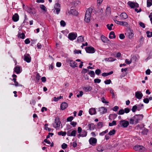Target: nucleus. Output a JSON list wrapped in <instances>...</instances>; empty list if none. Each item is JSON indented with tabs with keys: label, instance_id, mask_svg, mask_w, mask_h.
<instances>
[{
	"label": "nucleus",
	"instance_id": "a211bd4d",
	"mask_svg": "<svg viewBox=\"0 0 152 152\" xmlns=\"http://www.w3.org/2000/svg\"><path fill=\"white\" fill-rule=\"evenodd\" d=\"M12 19L14 22L18 21L19 19V16L17 13H15L12 16Z\"/></svg>",
	"mask_w": 152,
	"mask_h": 152
},
{
	"label": "nucleus",
	"instance_id": "4be33fe9",
	"mask_svg": "<svg viewBox=\"0 0 152 152\" xmlns=\"http://www.w3.org/2000/svg\"><path fill=\"white\" fill-rule=\"evenodd\" d=\"M89 112L91 115L95 114L96 113L95 109L94 108H90L89 110Z\"/></svg>",
	"mask_w": 152,
	"mask_h": 152
},
{
	"label": "nucleus",
	"instance_id": "37998d69",
	"mask_svg": "<svg viewBox=\"0 0 152 152\" xmlns=\"http://www.w3.org/2000/svg\"><path fill=\"white\" fill-rule=\"evenodd\" d=\"M18 37L24 39L25 37V35L23 33H22L21 34H20L18 35Z\"/></svg>",
	"mask_w": 152,
	"mask_h": 152
},
{
	"label": "nucleus",
	"instance_id": "de8ad7c7",
	"mask_svg": "<svg viewBox=\"0 0 152 152\" xmlns=\"http://www.w3.org/2000/svg\"><path fill=\"white\" fill-rule=\"evenodd\" d=\"M101 38L102 40L104 42L106 41V40L107 39V38L104 36L103 35L102 36H101Z\"/></svg>",
	"mask_w": 152,
	"mask_h": 152
},
{
	"label": "nucleus",
	"instance_id": "09e8293b",
	"mask_svg": "<svg viewBox=\"0 0 152 152\" xmlns=\"http://www.w3.org/2000/svg\"><path fill=\"white\" fill-rule=\"evenodd\" d=\"M74 119V117L72 116L68 117L67 118V121H71Z\"/></svg>",
	"mask_w": 152,
	"mask_h": 152
},
{
	"label": "nucleus",
	"instance_id": "0eeeda50",
	"mask_svg": "<svg viewBox=\"0 0 152 152\" xmlns=\"http://www.w3.org/2000/svg\"><path fill=\"white\" fill-rule=\"evenodd\" d=\"M77 37V34L74 33H69L68 35V38L70 40H74L76 39Z\"/></svg>",
	"mask_w": 152,
	"mask_h": 152
},
{
	"label": "nucleus",
	"instance_id": "79ce46f5",
	"mask_svg": "<svg viewBox=\"0 0 152 152\" xmlns=\"http://www.w3.org/2000/svg\"><path fill=\"white\" fill-rule=\"evenodd\" d=\"M147 37H152V32H150L149 31H147L146 32Z\"/></svg>",
	"mask_w": 152,
	"mask_h": 152
},
{
	"label": "nucleus",
	"instance_id": "aec40b11",
	"mask_svg": "<svg viewBox=\"0 0 152 152\" xmlns=\"http://www.w3.org/2000/svg\"><path fill=\"white\" fill-rule=\"evenodd\" d=\"M68 106V104L66 102H63L61 105V109L63 110L65 109Z\"/></svg>",
	"mask_w": 152,
	"mask_h": 152
},
{
	"label": "nucleus",
	"instance_id": "5701e85b",
	"mask_svg": "<svg viewBox=\"0 0 152 152\" xmlns=\"http://www.w3.org/2000/svg\"><path fill=\"white\" fill-rule=\"evenodd\" d=\"M120 17L122 20H124L128 18V15L125 12H123L120 15Z\"/></svg>",
	"mask_w": 152,
	"mask_h": 152
},
{
	"label": "nucleus",
	"instance_id": "58836bf2",
	"mask_svg": "<svg viewBox=\"0 0 152 152\" xmlns=\"http://www.w3.org/2000/svg\"><path fill=\"white\" fill-rule=\"evenodd\" d=\"M119 25L125 26H127L128 25V23L126 22L121 21L120 23H119Z\"/></svg>",
	"mask_w": 152,
	"mask_h": 152
},
{
	"label": "nucleus",
	"instance_id": "680f3d73",
	"mask_svg": "<svg viewBox=\"0 0 152 152\" xmlns=\"http://www.w3.org/2000/svg\"><path fill=\"white\" fill-rule=\"evenodd\" d=\"M53 135V134L52 133H49L48 135L47 136L46 138L48 139L50 137H52Z\"/></svg>",
	"mask_w": 152,
	"mask_h": 152
},
{
	"label": "nucleus",
	"instance_id": "f3484780",
	"mask_svg": "<svg viewBox=\"0 0 152 152\" xmlns=\"http://www.w3.org/2000/svg\"><path fill=\"white\" fill-rule=\"evenodd\" d=\"M92 89V87L89 86H88L83 88V90L86 92L91 91Z\"/></svg>",
	"mask_w": 152,
	"mask_h": 152
},
{
	"label": "nucleus",
	"instance_id": "c756f323",
	"mask_svg": "<svg viewBox=\"0 0 152 152\" xmlns=\"http://www.w3.org/2000/svg\"><path fill=\"white\" fill-rule=\"evenodd\" d=\"M77 40L79 42H82L84 41L83 37L82 36H80L77 38Z\"/></svg>",
	"mask_w": 152,
	"mask_h": 152
},
{
	"label": "nucleus",
	"instance_id": "dca6fc26",
	"mask_svg": "<svg viewBox=\"0 0 152 152\" xmlns=\"http://www.w3.org/2000/svg\"><path fill=\"white\" fill-rule=\"evenodd\" d=\"M135 96L137 98L140 99L142 97L143 94L140 91H137L135 92Z\"/></svg>",
	"mask_w": 152,
	"mask_h": 152
},
{
	"label": "nucleus",
	"instance_id": "e433bc0d",
	"mask_svg": "<svg viewBox=\"0 0 152 152\" xmlns=\"http://www.w3.org/2000/svg\"><path fill=\"white\" fill-rule=\"evenodd\" d=\"M58 135H61L62 136H65L66 134H67V132H66L60 131L58 133Z\"/></svg>",
	"mask_w": 152,
	"mask_h": 152
},
{
	"label": "nucleus",
	"instance_id": "72a5a7b5",
	"mask_svg": "<svg viewBox=\"0 0 152 152\" xmlns=\"http://www.w3.org/2000/svg\"><path fill=\"white\" fill-rule=\"evenodd\" d=\"M113 26V23H111V24H107L106 26L108 28V29L109 30H112V27Z\"/></svg>",
	"mask_w": 152,
	"mask_h": 152
},
{
	"label": "nucleus",
	"instance_id": "c9c22d12",
	"mask_svg": "<svg viewBox=\"0 0 152 152\" xmlns=\"http://www.w3.org/2000/svg\"><path fill=\"white\" fill-rule=\"evenodd\" d=\"M97 12L99 15H102L103 12V10L102 8H99L97 11Z\"/></svg>",
	"mask_w": 152,
	"mask_h": 152
},
{
	"label": "nucleus",
	"instance_id": "a19ab883",
	"mask_svg": "<svg viewBox=\"0 0 152 152\" xmlns=\"http://www.w3.org/2000/svg\"><path fill=\"white\" fill-rule=\"evenodd\" d=\"M88 74L91 77H94L95 76L94 72L93 71H90V72L88 73Z\"/></svg>",
	"mask_w": 152,
	"mask_h": 152
},
{
	"label": "nucleus",
	"instance_id": "5fc2aeb1",
	"mask_svg": "<svg viewBox=\"0 0 152 152\" xmlns=\"http://www.w3.org/2000/svg\"><path fill=\"white\" fill-rule=\"evenodd\" d=\"M111 82V80H110L109 79L106 80L105 81L104 83L106 84H110Z\"/></svg>",
	"mask_w": 152,
	"mask_h": 152
},
{
	"label": "nucleus",
	"instance_id": "49530a36",
	"mask_svg": "<svg viewBox=\"0 0 152 152\" xmlns=\"http://www.w3.org/2000/svg\"><path fill=\"white\" fill-rule=\"evenodd\" d=\"M41 76H40L39 73H37L36 76V80L38 82L40 80Z\"/></svg>",
	"mask_w": 152,
	"mask_h": 152
},
{
	"label": "nucleus",
	"instance_id": "8fccbe9b",
	"mask_svg": "<svg viewBox=\"0 0 152 152\" xmlns=\"http://www.w3.org/2000/svg\"><path fill=\"white\" fill-rule=\"evenodd\" d=\"M124 110L123 109L120 110L118 112V115H123L124 114Z\"/></svg>",
	"mask_w": 152,
	"mask_h": 152
},
{
	"label": "nucleus",
	"instance_id": "ea45409f",
	"mask_svg": "<svg viewBox=\"0 0 152 152\" xmlns=\"http://www.w3.org/2000/svg\"><path fill=\"white\" fill-rule=\"evenodd\" d=\"M71 12L72 13V15L75 16L77 15L78 12L77 11L74 10H71Z\"/></svg>",
	"mask_w": 152,
	"mask_h": 152
},
{
	"label": "nucleus",
	"instance_id": "13d9d810",
	"mask_svg": "<svg viewBox=\"0 0 152 152\" xmlns=\"http://www.w3.org/2000/svg\"><path fill=\"white\" fill-rule=\"evenodd\" d=\"M61 25L63 27H64L65 26L66 23L63 20H61L60 22Z\"/></svg>",
	"mask_w": 152,
	"mask_h": 152
},
{
	"label": "nucleus",
	"instance_id": "20e7f679",
	"mask_svg": "<svg viewBox=\"0 0 152 152\" xmlns=\"http://www.w3.org/2000/svg\"><path fill=\"white\" fill-rule=\"evenodd\" d=\"M87 53H93L95 52L94 48L92 47H87L85 48Z\"/></svg>",
	"mask_w": 152,
	"mask_h": 152
},
{
	"label": "nucleus",
	"instance_id": "412c9836",
	"mask_svg": "<svg viewBox=\"0 0 152 152\" xmlns=\"http://www.w3.org/2000/svg\"><path fill=\"white\" fill-rule=\"evenodd\" d=\"M106 15L107 16L110 15L111 13V8L109 7H107L105 10Z\"/></svg>",
	"mask_w": 152,
	"mask_h": 152
},
{
	"label": "nucleus",
	"instance_id": "2f4dec72",
	"mask_svg": "<svg viewBox=\"0 0 152 152\" xmlns=\"http://www.w3.org/2000/svg\"><path fill=\"white\" fill-rule=\"evenodd\" d=\"M147 7H150L152 5V0H147Z\"/></svg>",
	"mask_w": 152,
	"mask_h": 152
},
{
	"label": "nucleus",
	"instance_id": "bf43d9fd",
	"mask_svg": "<svg viewBox=\"0 0 152 152\" xmlns=\"http://www.w3.org/2000/svg\"><path fill=\"white\" fill-rule=\"evenodd\" d=\"M101 81V80L99 79H95L94 80V82L95 83H99Z\"/></svg>",
	"mask_w": 152,
	"mask_h": 152
},
{
	"label": "nucleus",
	"instance_id": "e2e57ef3",
	"mask_svg": "<svg viewBox=\"0 0 152 152\" xmlns=\"http://www.w3.org/2000/svg\"><path fill=\"white\" fill-rule=\"evenodd\" d=\"M124 110V113H129V112L130 109L128 108H125Z\"/></svg>",
	"mask_w": 152,
	"mask_h": 152
},
{
	"label": "nucleus",
	"instance_id": "4c0bfd02",
	"mask_svg": "<svg viewBox=\"0 0 152 152\" xmlns=\"http://www.w3.org/2000/svg\"><path fill=\"white\" fill-rule=\"evenodd\" d=\"M115 130L114 129H113L112 130L110 131L109 132L108 134L109 135L111 136V135H114V134H115Z\"/></svg>",
	"mask_w": 152,
	"mask_h": 152
},
{
	"label": "nucleus",
	"instance_id": "473e14b6",
	"mask_svg": "<svg viewBox=\"0 0 152 152\" xmlns=\"http://www.w3.org/2000/svg\"><path fill=\"white\" fill-rule=\"evenodd\" d=\"M40 8L43 11L46 12L47 11V8L45 7V6L43 5H41L40 6Z\"/></svg>",
	"mask_w": 152,
	"mask_h": 152
},
{
	"label": "nucleus",
	"instance_id": "6ab92c4d",
	"mask_svg": "<svg viewBox=\"0 0 152 152\" xmlns=\"http://www.w3.org/2000/svg\"><path fill=\"white\" fill-rule=\"evenodd\" d=\"M134 35V34L133 31L129 30L128 31L127 33V36L129 39H131L133 37Z\"/></svg>",
	"mask_w": 152,
	"mask_h": 152
},
{
	"label": "nucleus",
	"instance_id": "f03ea898",
	"mask_svg": "<svg viewBox=\"0 0 152 152\" xmlns=\"http://www.w3.org/2000/svg\"><path fill=\"white\" fill-rule=\"evenodd\" d=\"M129 124V122L125 120H122L120 121V125L124 128L127 127Z\"/></svg>",
	"mask_w": 152,
	"mask_h": 152
},
{
	"label": "nucleus",
	"instance_id": "9b49d317",
	"mask_svg": "<svg viewBox=\"0 0 152 152\" xmlns=\"http://www.w3.org/2000/svg\"><path fill=\"white\" fill-rule=\"evenodd\" d=\"M97 139L95 138L91 137L89 140V143L93 145H95L97 142Z\"/></svg>",
	"mask_w": 152,
	"mask_h": 152
},
{
	"label": "nucleus",
	"instance_id": "f257e3e1",
	"mask_svg": "<svg viewBox=\"0 0 152 152\" xmlns=\"http://www.w3.org/2000/svg\"><path fill=\"white\" fill-rule=\"evenodd\" d=\"M92 8H89L86 11L85 15V21L87 23H88L90 21L91 14L92 12Z\"/></svg>",
	"mask_w": 152,
	"mask_h": 152
},
{
	"label": "nucleus",
	"instance_id": "4468645a",
	"mask_svg": "<svg viewBox=\"0 0 152 152\" xmlns=\"http://www.w3.org/2000/svg\"><path fill=\"white\" fill-rule=\"evenodd\" d=\"M55 122L54 124V127L55 128L59 127L60 126L61 122L59 119L56 118L55 119Z\"/></svg>",
	"mask_w": 152,
	"mask_h": 152
},
{
	"label": "nucleus",
	"instance_id": "774afa93",
	"mask_svg": "<svg viewBox=\"0 0 152 152\" xmlns=\"http://www.w3.org/2000/svg\"><path fill=\"white\" fill-rule=\"evenodd\" d=\"M143 102L145 103H148L149 102V100L148 98H145L143 99Z\"/></svg>",
	"mask_w": 152,
	"mask_h": 152
},
{
	"label": "nucleus",
	"instance_id": "603ef678",
	"mask_svg": "<svg viewBox=\"0 0 152 152\" xmlns=\"http://www.w3.org/2000/svg\"><path fill=\"white\" fill-rule=\"evenodd\" d=\"M137 105H135L132 107V110L133 112H135L136 109H137Z\"/></svg>",
	"mask_w": 152,
	"mask_h": 152
},
{
	"label": "nucleus",
	"instance_id": "3c124183",
	"mask_svg": "<svg viewBox=\"0 0 152 152\" xmlns=\"http://www.w3.org/2000/svg\"><path fill=\"white\" fill-rule=\"evenodd\" d=\"M148 130V129H145L143 130L142 131V133L144 134H147Z\"/></svg>",
	"mask_w": 152,
	"mask_h": 152
},
{
	"label": "nucleus",
	"instance_id": "bb28decb",
	"mask_svg": "<svg viewBox=\"0 0 152 152\" xmlns=\"http://www.w3.org/2000/svg\"><path fill=\"white\" fill-rule=\"evenodd\" d=\"M109 37L110 39H111L115 38V35L114 32L113 31L110 32L109 34Z\"/></svg>",
	"mask_w": 152,
	"mask_h": 152
},
{
	"label": "nucleus",
	"instance_id": "7c9ffc66",
	"mask_svg": "<svg viewBox=\"0 0 152 152\" xmlns=\"http://www.w3.org/2000/svg\"><path fill=\"white\" fill-rule=\"evenodd\" d=\"M63 96H58V97H57V98H56V97H54L53 98V100L55 102H57V101H58V100H59V99H63Z\"/></svg>",
	"mask_w": 152,
	"mask_h": 152
},
{
	"label": "nucleus",
	"instance_id": "6e6d98bb",
	"mask_svg": "<svg viewBox=\"0 0 152 152\" xmlns=\"http://www.w3.org/2000/svg\"><path fill=\"white\" fill-rule=\"evenodd\" d=\"M134 121H135V120L133 117L129 119V123L131 124H133Z\"/></svg>",
	"mask_w": 152,
	"mask_h": 152
},
{
	"label": "nucleus",
	"instance_id": "1a4fd4ad",
	"mask_svg": "<svg viewBox=\"0 0 152 152\" xmlns=\"http://www.w3.org/2000/svg\"><path fill=\"white\" fill-rule=\"evenodd\" d=\"M134 149L136 151H142L144 150L145 148L142 146L136 145L134 147Z\"/></svg>",
	"mask_w": 152,
	"mask_h": 152
},
{
	"label": "nucleus",
	"instance_id": "393cba45",
	"mask_svg": "<svg viewBox=\"0 0 152 152\" xmlns=\"http://www.w3.org/2000/svg\"><path fill=\"white\" fill-rule=\"evenodd\" d=\"M104 60L107 62H111L115 61L116 59L110 57L109 58H106Z\"/></svg>",
	"mask_w": 152,
	"mask_h": 152
},
{
	"label": "nucleus",
	"instance_id": "423d86ee",
	"mask_svg": "<svg viewBox=\"0 0 152 152\" xmlns=\"http://www.w3.org/2000/svg\"><path fill=\"white\" fill-rule=\"evenodd\" d=\"M54 8L56 10V14H59L60 11V5L58 3H56L55 5Z\"/></svg>",
	"mask_w": 152,
	"mask_h": 152
},
{
	"label": "nucleus",
	"instance_id": "ddd939ff",
	"mask_svg": "<svg viewBox=\"0 0 152 152\" xmlns=\"http://www.w3.org/2000/svg\"><path fill=\"white\" fill-rule=\"evenodd\" d=\"M128 4L131 8H134L135 7H138V4L136 3H134L131 1H129L128 2Z\"/></svg>",
	"mask_w": 152,
	"mask_h": 152
},
{
	"label": "nucleus",
	"instance_id": "c03bdc74",
	"mask_svg": "<svg viewBox=\"0 0 152 152\" xmlns=\"http://www.w3.org/2000/svg\"><path fill=\"white\" fill-rule=\"evenodd\" d=\"M137 110L138 111H140L141 110L143 106V105L142 104H140L138 105H137Z\"/></svg>",
	"mask_w": 152,
	"mask_h": 152
},
{
	"label": "nucleus",
	"instance_id": "4d7b16f0",
	"mask_svg": "<svg viewBox=\"0 0 152 152\" xmlns=\"http://www.w3.org/2000/svg\"><path fill=\"white\" fill-rule=\"evenodd\" d=\"M70 124L73 126L74 127H75L77 123L75 121H71Z\"/></svg>",
	"mask_w": 152,
	"mask_h": 152
},
{
	"label": "nucleus",
	"instance_id": "338daca9",
	"mask_svg": "<svg viewBox=\"0 0 152 152\" xmlns=\"http://www.w3.org/2000/svg\"><path fill=\"white\" fill-rule=\"evenodd\" d=\"M125 62L127 64H130L131 63L132 61L131 60L129 61L128 59H126L125 60Z\"/></svg>",
	"mask_w": 152,
	"mask_h": 152
},
{
	"label": "nucleus",
	"instance_id": "052dcab7",
	"mask_svg": "<svg viewBox=\"0 0 152 152\" xmlns=\"http://www.w3.org/2000/svg\"><path fill=\"white\" fill-rule=\"evenodd\" d=\"M95 72L96 75H99L101 73V71L99 69H98L96 70Z\"/></svg>",
	"mask_w": 152,
	"mask_h": 152
},
{
	"label": "nucleus",
	"instance_id": "2eb2a0df",
	"mask_svg": "<svg viewBox=\"0 0 152 152\" xmlns=\"http://www.w3.org/2000/svg\"><path fill=\"white\" fill-rule=\"evenodd\" d=\"M87 132L86 130H83L80 134H79L78 135V137L80 138V137H85L87 136Z\"/></svg>",
	"mask_w": 152,
	"mask_h": 152
},
{
	"label": "nucleus",
	"instance_id": "864d4df0",
	"mask_svg": "<svg viewBox=\"0 0 152 152\" xmlns=\"http://www.w3.org/2000/svg\"><path fill=\"white\" fill-rule=\"evenodd\" d=\"M67 147V145L65 143H63L61 145V148L62 149H63L66 148Z\"/></svg>",
	"mask_w": 152,
	"mask_h": 152
},
{
	"label": "nucleus",
	"instance_id": "f8f14e48",
	"mask_svg": "<svg viewBox=\"0 0 152 152\" xmlns=\"http://www.w3.org/2000/svg\"><path fill=\"white\" fill-rule=\"evenodd\" d=\"M99 111L101 114H103L107 113V110L104 107H101L99 108Z\"/></svg>",
	"mask_w": 152,
	"mask_h": 152
},
{
	"label": "nucleus",
	"instance_id": "7ed1b4c3",
	"mask_svg": "<svg viewBox=\"0 0 152 152\" xmlns=\"http://www.w3.org/2000/svg\"><path fill=\"white\" fill-rule=\"evenodd\" d=\"M77 131L75 130L72 131L70 130L67 132V135L68 136H73L75 137L76 136Z\"/></svg>",
	"mask_w": 152,
	"mask_h": 152
},
{
	"label": "nucleus",
	"instance_id": "69168bd1",
	"mask_svg": "<svg viewBox=\"0 0 152 152\" xmlns=\"http://www.w3.org/2000/svg\"><path fill=\"white\" fill-rule=\"evenodd\" d=\"M109 135L108 134H106L105 136L104 139L106 140H109L110 138V137L109 136Z\"/></svg>",
	"mask_w": 152,
	"mask_h": 152
},
{
	"label": "nucleus",
	"instance_id": "f704fd0d",
	"mask_svg": "<svg viewBox=\"0 0 152 152\" xmlns=\"http://www.w3.org/2000/svg\"><path fill=\"white\" fill-rule=\"evenodd\" d=\"M108 132V129L104 131H103L101 133H100L99 135L100 136H103L105 134L107 133Z\"/></svg>",
	"mask_w": 152,
	"mask_h": 152
},
{
	"label": "nucleus",
	"instance_id": "6e6552de",
	"mask_svg": "<svg viewBox=\"0 0 152 152\" xmlns=\"http://www.w3.org/2000/svg\"><path fill=\"white\" fill-rule=\"evenodd\" d=\"M68 61L69 62L70 66L72 68H74L77 66V63L73 60H69Z\"/></svg>",
	"mask_w": 152,
	"mask_h": 152
},
{
	"label": "nucleus",
	"instance_id": "0e129e2a",
	"mask_svg": "<svg viewBox=\"0 0 152 152\" xmlns=\"http://www.w3.org/2000/svg\"><path fill=\"white\" fill-rule=\"evenodd\" d=\"M119 38L121 39H123L125 38V36L123 34H120L119 36Z\"/></svg>",
	"mask_w": 152,
	"mask_h": 152
},
{
	"label": "nucleus",
	"instance_id": "c85d7f7f",
	"mask_svg": "<svg viewBox=\"0 0 152 152\" xmlns=\"http://www.w3.org/2000/svg\"><path fill=\"white\" fill-rule=\"evenodd\" d=\"M113 73V71H111L108 73H103L102 74V76L103 77H106L110 75Z\"/></svg>",
	"mask_w": 152,
	"mask_h": 152
},
{
	"label": "nucleus",
	"instance_id": "39448f33",
	"mask_svg": "<svg viewBox=\"0 0 152 152\" xmlns=\"http://www.w3.org/2000/svg\"><path fill=\"white\" fill-rule=\"evenodd\" d=\"M136 123H138L139 121L142 119L143 118V115H136L133 117Z\"/></svg>",
	"mask_w": 152,
	"mask_h": 152
},
{
	"label": "nucleus",
	"instance_id": "b1692460",
	"mask_svg": "<svg viewBox=\"0 0 152 152\" xmlns=\"http://www.w3.org/2000/svg\"><path fill=\"white\" fill-rule=\"evenodd\" d=\"M14 71L16 73V74H18L20 73L21 72L20 67L19 66H17L15 68H14Z\"/></svg>",
	"mask_w": 152,
	"mask_h": 152
},
{
	"label": "nucleus",
	"instance_id": "9d476101",
	"mask_svg": "<svg viewBox=\"0 0 152 152\" xmlns=\"http://www.w3.org/2000/svg\"><path fill=\"white\" fill-rule=\"evenodd\" d=\"M31 58L30 55L28 54H26L24 55V60L28 63L31 62Z\"/></svg>",
	"mask_w": 152,
	"mask_h": 152
},
{
	"label": "nucleus",
	"instance_id": "a18cd8bd",
	"mask_svg": "<svg viewBox=\"0 0 152 152\" xmlns=\"http://www.w3.org/2000/svg\"><path fill=\"white\" fill-rule=\"evenodd\" d=\"M116 125V121H113L112 123H110L109 124V125L110 126H112Z\"/></svg>",
	"mask_w": 152,
	"mask_h": 152
},
{
	"label": "nucleus",
	"instance_id": "a878e982",
	"mask_svg": "<svg viewBox=\"0 0 152 152\" xmlns=\"http://www.w3.org/2000/svg\"><path fill=\"white\" fill-rule=\"evenodd\" d=\"M88 127L89 129L91 130H94L95 128V125L94 124L91 123L88 125Z\"/></svg>",
	"mask_w": 152,
	"mask_h": 152
},
{
	"label": "nucleus",
	"instance_id": "cd10ccee",
	"mask_svg": "<svg viewBox=\"0 0 152 152\" xmlns=\"http://www.w3.org/2000/svg\"><path fill=\"white\" fill-rule=\"evenodd\" d=\"M28 12L30 14H32L33 15L35 14L36 13V10L34 8L29 9L28 10Z\"/></svg>",
	"mask_w": 152,
	"mask_h": 152
}]
</instances>
